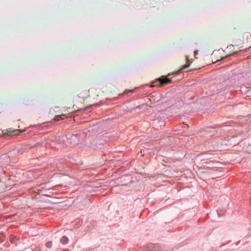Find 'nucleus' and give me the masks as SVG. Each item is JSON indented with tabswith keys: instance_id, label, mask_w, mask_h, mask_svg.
<instances>
[{
	"instance_id": "obj_1",
	"label": "nucleus",
	"mask_w": 251,
	"mask_h": 251,
	"mask_svg": "<svg viewBox=\"0 0 251 251\" xmlns=\"http://www.w3.org/2000/svg\"><path fill=\"white\" fill-rule=\"evenodd\" d=\"M24 131L23 130H16L9 128V129H5L3 130L2 132L4 135H19L20 133Z\"/></svg>"
},
{
	"instance_id": "obj_2",
	"label": "nucleus",
	"mask_w": 251,
	"mask_h": 251,
	"mask_svg": "<svg viewBox=\"0 0 251 251\" xmlns=\"http://www.w3.org/2000/svg\"><path fill=\"white\" fill-rule=\"evenodd\" d=\"M158 80L162 85L168 84L171 82V80L165 76H162V77L159 78Z\"/></svg>"
},
{
	"instance_id": "obj_3",
	"label": "nucleus",
	"mask_w": 251,
	"mask_h": 251,
	"mask_svg": "<svg viewBox=\"0 0 251 251\" xmlns=\"http://www.w3.org/2000/svg\"><path fill=\"white\" fill-rule=\"evenodd\" d=\"M65 116V115H64V114H61V115H56V116H55V117L54 118V120L55 121H59L60 120L64 119Z\"/></svg>"
},
{
	"instance_id": "obj_4",
	"label": "nucleus",
	"mask_w": 251,
	"mask_h": 251,
	"mask_svg": "<svg viewBox=\"0 0 251 251\" xmlns=\"http://www.w3.org/2000/svg\"><path fill=\"white\" fill-rule=\"evenodd\" d=\"M69 241V239L66 236H63L62 237L61 239H60V242L63 244H67Z\"/></svg>"
},
{
	"instance_id": "obj_5",
	"label": "nucleus",
	"mask_w": 251,
	"mask_h": 251,
	"mask_svg": "<svg viewBox=\"0 0 251 251\" xmlns=\"http://www.w3.org/2000/svg\"><path fill=\"white\" fill-rule=\"evenodd\" d=\"M189 64L188 65H184L181 67L180 70H178V71L175 73L176 74H178L181 70H184L185 68H188L189 66Z\"/></svg>"
},
{
	"instance_id": "obj_6",
	"label": "nucleus",
	"mask_w": 251,
	"mask_h": 251,
	"mask_svg": "<svg viewBox=\"0 0 251 251\" xmlns=\"http://www.w3.org/2000/svg\"><path fill=\"white\" fill-rule=\"evenodd\" d=\"M88 94H89V91H86V92H85V95L81 94V93H80L79 95L80 97H82V98H86L87 96H88V95H89Z\"/></svg>"
},
{
	"instance_id": "obj_7",
	"label": "nucleus",
	"mask_w": 251,
	"mask_h": 251,
	"mask_svg": "<svg viewBox=\"0 0 251 251\" xmlns=\"http://www.w3.org/2000/svg\"><path fill=\"white\" fill-rule=\"evenodd\" d=\"M17 240V237H15V236H10V241L11 242L14 243H15V240Z\"/></svg>"
},
{
	"instance_id": "obj_8",
	"label": "nucleus",
	"mask_w": 251,
	"mask_h": 251,
	"mask_svg": "<svg viewBox=\"0 0 251 251\" xmlns=\"http://www.w3.org/2000/svg\"><path fill=\"white\" fill-rule=\"evenodd\" d=\"M46 246L48 248H50L52 246V242H48L46 244Z\"/></svg>"
},
{
	"instance_id": "obj_9",
	"label": "nucleus",
	"mask_w": 251,
	"mask_h": 251,
	"mask_svg": "<svg viewBox=\"0 0 251 251\" xmlns=\"http://www.w3.org/2000/svg\"><path fill=\"white\" fill-rule=\"evenodd\" d=\"M198 54V50H196L194 51V56L196 58H197V55Z\"/></svg>"
},
{
	"instance_id": "obj_10",
	"label": "nucleus",
	"mask_w": 251,
	"mask_h": 251,
	"mask_svg": "<svg viewBox=\"0 0 251 251\" xmlns=\"http://www.w3.org/2000/svg\"><path fill=\"white\" fill-rule=\"evenodd\" d=\"M153 251H161L160 249L158 248H156Z\"/></svg>"
},
{
	"instance_id": "obj_11",
	"label": "nucleus",
	"mask_w": 251,
	"mask_h": 251,
	"mask_svg": "<svg viewBox=\"0 0 251 251\" xmlns=\"http://www.w3.org/2000/svg\"><path fill=\"white\" fill-rule=\"evenodd\" d=\"M186 61H187V62H189V60L188 56H186Z\"/></svg>"
},
{
	"instance_id": "obj_12",
	"label": "nucleus",
	"mask_w": 251,
	"mask_h": 251,
	"mask_svg": "<svg viewBox=\"0 0 251 251\" xmlns=\"http://www.w3.org/2000/svg\"><path fill=\"white\" fill-rule=\"evenodd\" d=\"M133 91V90H131L130 91H129V92H132Z\"/></svg>"
},
{
	"instance_id": "obj_13",
	"label": "nucleus",
	"mask_w": 251,
	"mask_h": 251,
	"mask_svg": "<svg viewBox=\"0 0 251 251\" xmlns=\"http://www.w3.org/2000/svg\"><path fill=\"white\" fill-rule=\"evenodd\" d=\"M219 60H217L215 61V62H217V61H219Z\"/></svg>"
}]
</instances>
